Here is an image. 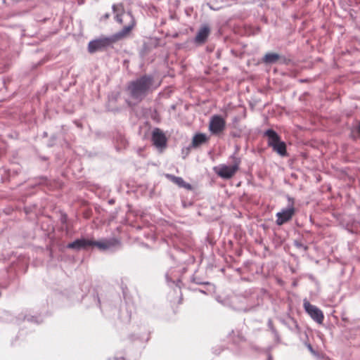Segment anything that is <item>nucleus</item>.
<instances>
[{
    "label": "nucleus",
    "instance_id": "dca6fc26",
    "mask_svg": "<svg viewBox=\"0 0 360 360\" xmlns=\"http://www.w3.org/2000/svg\"><path fill=\"white\" fill-rule=\"evenodd\" d=\"M273 150L276 152L281 156L287 155L286 152V144L284 141H280L276 144L271 147Z\"/></svg>",
    "mask_w": 360,
    "mask_h": 360
},
{
    "label": "nucleus",
    "instance_id": "20e7f679",
    "mask_svg": "<svg viewBox=\"0 0 360 360\" xmlns=\"http://www.w3.org/2000/svg\"><path fill=\"white\" fill-rule=\"evenodd\" d=\"M112 44H113V41L111 37H101L89 41L88 44V51L90 53L102 51L110 46Z\"/></svg>",
    "mask_w": 360,
    "mask_h": 360
},
{
    "label": "nucleus",
    "instance_id": "4468645a",
    "mask_svg": "<svg viewBox=\"0 0 360 360\" xmlns=\"http://www.w3.org/2000/svg\"><path fill=\"white\" fill-rule=\"evenodd\" d=\"M281 58L279 54L276 53H266L263 58L262 62L266 65L275 64Z\"/></svg>",
    "mask_w": 360,
    "mask_h": 360
},
{
    "label": "nucleus",
    "instance_id": "f03ea898",
    "mask_svg": "<svg viewBox=\"0 0 360 360\" xmlns=\"http://www.w3.org/2000/svg\"><path fill=\"white\" fill-rule=\"evenodd\" d=\"M288 200L289 202L288 207L283 209L281 212L276 213V216L277 219L276 223L278 226H281L291 220L295 212V209L293 206V198L288 196Z\"/></svg>",
    "mask_w": 360,
    "mask_h": 360
},
{
    "label": "nucleus",
    "instance_id": "f257e3e1",
    "mask_svg": "<svg viewBox=\"0 0 360 360\" xmlns=\"http://www.w3.org/2000/svg\"><path fill=\"white\" fill-rule=\"evenodd\" d=\"M157 87L154 77L152 75L146 74L131 81L128 84L127 91L131 98L141 101Z\"/></svg>",
    "mask_w": 360,
    "mask_h": 360
},
{
    "label": "nucleus",
    "instance_id": "aec40b11",
    "mask_svg": "<svg viewBox=\"0 0 360 360\" xmlns=\"http://www.w3.org/2000/svg\"><path fill=\"white\" fill-rule=\"evenodd\" d=\"M231 136H233V137H240V132H238V131H232L231 132Z\"/></svg>",
    "mask_w": 360,
    "mask_h": 360
},
{
    "label": "nucleus",
    "instance_id": "ddd939ff",
    "mask_svg": "<svg viewBox=\"0 0 360 360\" xmlns=\"http://www.w3.org/2000/svg\"><path fill=\"white\" fill-rule=\"evenodd\" d=\"M166 176L167 179L171 180L175 184L178 185L179 187L184 188L188 190L191 189V184L184 181V180L181 177L176 176L172 174H167Z\"/></svg>",
    "mask_w": 360,
    "mask_h": 360
},
{
    "label": "nucleus",
    "instance_id": "412c9836",
    "mask_svg": "<svg viewBox=\"0 0 360 360\" xmlns=\"http://www.w3.org/2000/svg\"><path fill=\"white\" fill-rule=\"evenodd\" d=\"M307 347L308 349L311 352V353H312L313 354H316L315 351L314 350L312 346L310 344H308L307 345Z\"/></svg>",
    "mask_w": 360,
    "mask_h": 360
},
{
    "label": "nucleus",
    "instance_id": "9b49d317",
    "mask_svg": "<svg viewBox=\"0 0 360 360\" xmlns=\"http://www.w3.org/2000/svg\"><path fill=\"white\" fill-rule=\"evenodd\" d=\"M210 33V29L208 26L205 25L200 27L193 40L194 43L197 45H202L205 44L209 37Z\"/></svg>",
    "mask_w": 360,
    "mask_h": 360
},
{
    "label": "nucleus",
    "instance_id": "4be33fe9",
    "mask_svg": "<svg viewBox=\"0 0 360 360\" xmlns=\"http://www.w3.org/2000/svg\"><path fill=\"white\" fill-rule=\"evenodd\" d=\"M117 6L116 5L112 6V9H113L114 13H117Z\"/></svg>",
    "mask_w": 360,
    "mask_h": 360
},
{
    "label": "nucleus",
    "instance_id": "5701e85b",
    "mask_svg": "<svg viewBox=\"0 0 360 360\" xmlns=\"http://www.w3.org/2000/svg\"><path fill=\"white\" fill-rule=\"evenodd\" d=\"M166 279H167V282H170V281L172 282V279L169 278L168 274L166 275ZM172 282H174V281H172Z\"/></svg>",
    "mask_w": 360,
    "mask_h": 360
},
{
    "label": "nucleus",
    "instance_id": "bb28decb",
    "mask_svg": "<svg viewBox=\"0 0 360 360\" xmlns=\"http://www.w3.org/2000/svg\"><path fill=\"white\" fill-rule=\"evenodd\" d=\"M108 16H109L108 14L105 15V18H108Z\"/></svg>",
    "mask_w": 360,
    "mask_h": 360
},
{
    "label": "nucleus",
    "instance_id": "a878e982",
    "mask_svg": "<svg viewBox=\"0 0 360 360\" xmlns=\"http://www.w3.org/2000/svg\"><path fill=\"white\" fill-rule=\"evenodd\" d=\"M113 202H114L113 200H110L109 201V203H110V204H112Z\"/></svg>",
    "mask_w": 360,
    "mask_h": 360
},
{
    "label": "nucleus",
    "instance_id": "b1692460",
    "mask_svg": "<svg viewBox=\"0 0 360 360\" xmlns=\"http://www.w3.org/2000/svg\"><path fill=\"white\" fill-rule=\"evenodd\" d=\"M357 132L360 134V122H359V125L357 128Z\"/></svg>",
    "mask_w": 360,
    "mask_h": 360
},
{
    "label": "nucleus",
    "instance_id": "393cba45",
    "mask_svg": "<svg viewBox=\"0 0 360 360\" xmlns=\"http://www.w3.org/2000/svg\"><path fill=\"white\" fill-rule=\"evenodd\" d=\"M267 360H272V356L271 354H269Z\"/></svg>",
    "mask_w": 360,
    "mask_h": 360
},
{
    "label": "nucleus",
    "instance_id": "cd10ccee",
    "mask_svg": "<svg viewBox=\"0 0 360 360\" xmlns=\"http://www.w3.org/2000/svg\"><path fill=\"white\" fill-rule=\"evenodd\" d=\"M200 292L205 293L203 290H200Z\"/></svg>",
    "mask_w": 360,
    "mask_h": 360
},
{
    "label": "nucleus",
    "instance_id": "f8f14e48",
    "mask_svg": "<svg viewBox=\"0 0 360 360\" xmlns=\"http://www.w3.org/2000/svg\"><path fill=\"white\" fill-rule=\"evenodd\" d=\"M264 135L268 138V146H274L281 141L279 135L274 129H269L264 131Z\"/></svg>",
    "mask_w": 360,
    "mask_h": 360
},
{
    "label": "nucleus",
    "instance_id": "1a4fd4ad",
    "mask_svg": "<svg viewBox=\"0 0 360 360\" xmlns=\"http://www.w3.org/2000/svg\"><path fill=\"white\" fill-rule=\"evenodd\" d=\"M152 141L157 148H162L166 146L167 139L164 133L158 128H155L152 134Z\"/></svg>",
    "mask_w": 360,
    "mask_h": 360
},
{
    "label": "nucleus",
    "instance_id": "7ed1b4c3",
    "mask_svg": "<svg viewBox=\"0 0 360 360\" xmlns=\"http://www.w3.org/2000/svg\"><path fill=\"white\" fill-rule=\"evenodd\" d=\"M122 16L131 19V22L129 25L124 26L120 31L111 36L113 43L126 37L135 25L130 13H123L122 15L118 13L116 14L115 19L120 23L122 22Z\"/></svg>",
    "mask_w": 360,
    "mask_h": 360
},
{
    "label": "nucleus",
    "instance_id": "39448f33",
    "mask_svg": "<svg viewBox=\"0 0 360 360\" xmlns=\"http://www.w3.org/2000/svg\"><path fill=\"white\" fill-rule=\"evenodd\" d=\"M240 160L236 159L232 165H221L217 169H215L216 173L222 179H231L238 171L239 168Z\"/></svg>",
    "mask_w": 360,
    "mask_h": 360
},
{
    "label": "nucleus",
    "instance_id": "6e6552de",
    "mask_svg": "<svg viewBox=\"0 0 360 360\" xmlns=\"http://www.w3.org/2000/svg\"><path fill=\"white\" fill-rule=\"evenodd\" d=\"M91 246H96L101 250H108L118 246L120 241L116 238H110L108 240H104L102 241H95L90 240Z\"/></svg>",
    "mask_w": 360,
    "mask_h": 360
},
{
    "label": "nucleus",
    "instance_id": "a211bd4d",
    "mask_svg": "<svg viewBox=\"0 0 360 360\" xmlns=\"http://www.w3.org/2000/svg\"><path fill=\"white\" fill-rule=\"evenodd\" d=\"M25 319H27L29 322H34L37 323H39L41 321L39 320L38 317H34L32 316H25Z\"/></svg>",
    "mask_w": 360,
    "mask_h": 360
},
{
    "label": "nucleus",
    "instance_id": "423d86ee",
    "mask_svg": "<svg viewBox=\"0 0 360 360\" xmlns=\"http://www.w3.org/2000/svg\"><path fill=\"white\" fill-rule=\"evenodd\" d=\"M303 307L306 312L314 321L319 324L323 323L324 316L320 309L316 306L310 304L307 300H304Z\"/></svg>",
    "mask_w": 360,
    "mask_h": 360
},
{
    "label": "nucleus",
    "instance_id": "2eb2a0df",
    "mask_svg": "<svg viewBox=\"0 0 360 360\" xmlns=\"http://www.w3.org/2000/svg\"><path fill=\"white\" fill-rule=\"evenodd\" d=\"M207 140V136L204 134H198L195 135L192 140V146L197 148L205 143Z\"/></svg>",
    "mask_w": 360,
    "mask_h": 360
},
{
    "label": "nucleus",
    "instance_id": "9d476101",
    "mask_svg": "<svg viewBox=\"0 0 360 360\" xmlns=\"http://www.w3.org/2000/svg\"><path fill=\"white\" fill-rule=\"evenodd\" d=\"M90 239L85 238H77L72 243L67 245V248L75 250H80L82 249H86L91 246Z\"/></svg>",
    "mask_w": 360,
    "mask_h": 360
},
{
    "label": "nucleus",
    "instance_id": "f3484780",
    "mask_svg": "<svg viewBox=\"0 0 360 360\" xmlns=\"http://www.w3.org/2000/svg\"><path fill=\"white\" fill-rule=\"evenodd\" d=\"M268 326H269V329L271 330V331L272 332V333L274 334L276 341L279 342L280 338H279L278 333L276 331V330L274 328V327L273 326L272 321L271 319H269L268 321Z\"/></svg>",
    "mask_w": 360,
    "mask_h": 360
},
{
    "label": "nucleus",
    "instance_id": "0eeeda50",
    "mask_svg": "<svg viewBox=\"0 0 360 360\" xmlns=\"http://www.w3.org/2000/svg\"><path fill=\"white\" fill-rule=\"evenodd\" d=\"M226 127V122L220 115H214L212 117L209 129L213 134H219L222 132Z\"/></svg>",
    "mask_w": 360,
    "mask_h": 360
},
{
    "label": "nucleus",
    "instance_id": "6ab92c4d",
    "mask_svg": "<svg viewBox=\"0 0 360 360\" xmlns=\"http://www.w3.org/2000/svg\"><path fill=\"white\" fill-rule=\"evenodd\" d=\"M294 245L295 247H297V248H300V249H303L304 250H307V246L304 245V244H302L301 242L300 241H297V240H295L294 242Z\"/></svg>",
    "mask_w": 360,
    "mask_h": 360
}]
</instances>
